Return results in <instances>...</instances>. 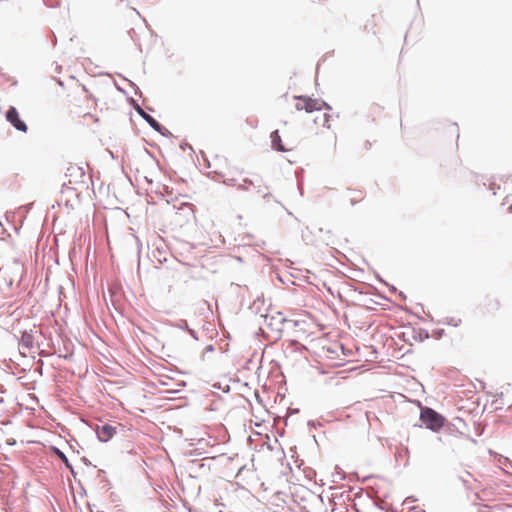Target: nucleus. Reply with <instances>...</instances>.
<instances>
[{
    "mask_svg": "<svg viewBox=\"0 0 512 512\" xmlns=\"http://www.w3.org/2000/svg\"><path fill=\"white\" fill-rule=\"evenodd\" d=\"M493 493L488 491L487 489H483L480 491V493L478 494V497L482 500H486V499H490V496L492 495Z\"/></svg>",
    "mask_w": 512,
    "mask_h": 512,
    "instance_id": "obj_11",
    "label": "nucleus"
},
{
    "mask_svg": "<svg viewBox=\"0 0 512 512\" xmlns=\"http://www.w3.org/2000/svg\"><path fill=\"white\" fill-rule=\"evenodd\" d=\"M59 456L61 457V459H63L67 463L68 460H67L66 456L63 453L60 452Z\"/></svg>",
    "mask_w": 512,
    "mask_h": 512,
    "instance_id": "obj_14",
    "label": "nucleus"
},
{
    "mask_svg": "<svg viewBox=\"0 0 512 512\" xmlns=\"http://www.w3.org/2000/svg\"><path fill=\"white\" fill-rule=\"evenodd\" d=\"M420 419L431 430H439L444 425V418L428 407L421 410Z\"/></svg>",
    "mask_w": 512,
    "mask_h": 512,
    "instance_id": "obj_2",
    "label": "nucleus"
},
{
    "mask_svg": "<svg viewBox=\"0 0 512 512\" xmlns=\"http://www.w3.org/2000/svg\"><path fill=\"white\" fill-rule=\"evenodd\" d=\"M271 142H272V147L277 150V151H281V152H284V151H288L290 150L289 148H286L283 144H282V141H281V137L279 135V132L278 130H275L271 133Z\"/></svg>",
    "mask_w": 512,
    "mask_h": 512,
    "instance_id": "obj_7",
    "label": "nucleus"
},
{
    "mask_svg": "<svg viewBox=\"0 0 512 512\" xmlns=\"http://www.w3.org/2000/svg\"><path fill=\"white\" fill-rule=\"evenodd\" d=\"M142 116L146 119V121L157 131L160 129L159 123L150 115L142 113Z\"/></svg>",
    "mask_w": 512,
    "mask_h": 512,
    "instance_id": "obj_9",
    "label": "nucleus"
},
{
    "mask_svg": "<svg viewBox=\"0 0 512 512\" xmlns=\"http://www.w3.org/2000/svg\"><path fill=\"white\" fill-rule=\"evenodd\" d=\"M65 176L68 179L67 183L74 187L84 182L85 171L82 167L75 164H71L67 168Z\"/></svg>",
    "mask_w": 512,
    "mask_h": 512,
    "instance_id": "obj_3",
    "label": "nucleus"
},
{
    "mask_svg": "<svg viewBox=\"0 0 512 512\" xmlns=\"http://www.w3.org/2000/svg\"><path fill=\"white\" fill-rule=\"evenodd\" d=\"M116 432V427L110 424H103L101 426H97L96 428L97 436L101 442L109 441L115 436Z\"/></svg>",
    "mask_w": 512,
    "mask_h": 512,
    "instance_id": "obj_6",
    "label": "nucleus"
},
{
    "mask_svg": "<svg viewBox=\"0 0 512 512\" xmlns=\"http://www.w3.org/2000/svg\"><path fill=\"white\" fill-rule=\"evenodd\" d=\"M296 104L295 108L298 111H305L306 113L314 114L316 110H320V107L326 106V103L320 99H314L307 96L295 97Z\"/></svg>",
    "mask_w": 512,
    "mask_h": 512,
    "instance_id": "obj_1",
    "label": "nucleus"
},
{
    "mask_svg": "<svg viewBox=\"0 0 512 512\" xmlns=\"http://www.w3.org/2000/svg\"><path fill=\"white\" fill-rule=\"evenodd\" d=\"M284 322H285L284 318L279 319L277 327L275 329L277 334H280L282 332V327H283Z\"/></svg>",
    "mask_w": 512,
    "mask_h": 512,
    "instance_id": "obj_13",
    "label": "nucleus"
},
{
    "mask_svg": "<svg viewBox=\"0 0 512 512\" xmlns=\"http://www.w3.org/2000/svg\"><path fill=\"white\" fill-rule=\"evenodd\" d=\"M70 355H71V354H64V355H63V357H64L65 359H67V358H68V356H70Z\"/></svg>",
    "mask_w": 512,
    "mask_h": 512,
    "instance_id": "obj_15",
    "label": "nucleus"
},
{
    "mask_svg": "<svg viewBox=\"0 0 512 512\" xmlns=\"http://www.w3.org/2000/svg\"><path fill=\"white\" fill-rule=\"evenodd\" d=\"M30 341H31V337L29 335L24 334L22 336L21 342L25 348H27V349L32 348V346L30 345Z\"/></svg>",
    "mask_w": 512,
    "mask_h": 512,
    "instance_id": "obj_10",
    "label": "nucleus"
},
{
    "mask_svg": "<svg viewBox=\"0 0 512 512\" xmlns=\"http://www.w3.org/2000/svg\"><path fill=\"white\" fill-rule=\"evenodd\" d=\"M82 119L84 122H89V123H94L97 121L96 118H94V116L90 113H86L82 116Z\"/></svg>",
    "mask_w": 512,
    "mask_h": 512,
    "instance_id": "obj_12",
    "label": "nucleus"
},
{
    "mask_svg": "<svg viewBox=\"0 0 512 512\" xmlns=\"http://www.w3.org/2000/svg\"><path fill=\"white\" fill-rule=\"evenodd\" d=\"M343 366H347L346 369H344L343 371H354L356 370L358 367L355 366V365H351V362L350 361H347L346 363H342V362H331V363H327V367L329 368H338V367H343Z\"/></svg>",
    "mask_w": 512,
    "mask_h": 512,
    "instance_id": "obj_8",
    "label": "nucleus"
},
{
    "mask_svg": "<svg viewBox=\"0 0 512 512\" xmlns=\"http://www.w3.org/2000/svg\"><path fill=\"white\" fill-rule=\"evenodd\" d=\"M329 110H331L330 106L326 104L324 107H320V110H316L313 117V122L318 127H330V119L331 115L329 114Z\"/></svg>",
    "mask_w": 512,
    "mask_h": 512,
    "instance_id": "obj_5",
    "label": "nucleus"
},
{
    "mask_svg": "<svg viewBox=\"0 0 512 512\" xmlns=\"http://www.w3.org/2000/svg\"><path fill=\"white\" fill-rule=\"evenodd\" d=\"M6 119L18 131L27 132L28 127L25 122L20 119V115L15 107L11 106L8 109Z\"/></svg>",
    "mask_w": 512,
    "mask_h": 512,
    "instance_id": "obj_4",
    "label": "nucleus"
}]
</instances>
